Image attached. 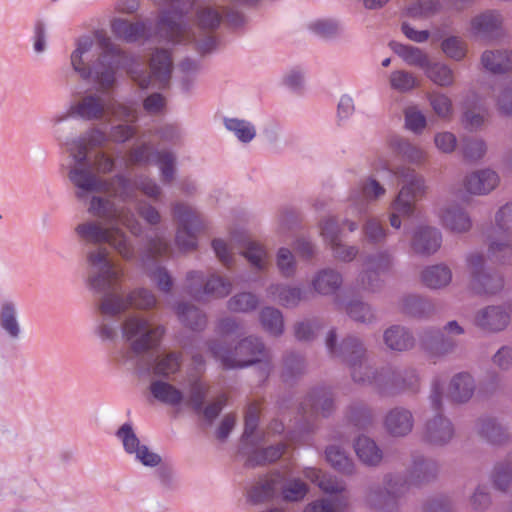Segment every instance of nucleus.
Here are the masks:
<instances>
[{"label": "nucleus", "instance_id": "57", "mask_svg": "<svg viewBox=\"0 0 512 512\" xmlns=\"http://www.w3.org/2000/svg\"><path fill=\"white\" fill-rule=\"evenodd\" d=\"M442 50L448 57L457 61L463 59L467 51L465 43L456 36L445 39L442 42Z\"/></svg>", "mask_w": 512, "mask_h": 512}, {"label": "nucleus", "instance_id": "35", "mask_svg": "<svg viewBox=\"0 0 512 512\" xmlns=\"http://www.w3.org/2000/svg\"><path fill=\"white\" fill-rule=\"evenodd\" d=\"M392 49L397 53L408 65L419 67L423 70L430 63L429 58L421 49L404 45L400 43H393Z\"/></svg>", "mask_w": 512, "mask_h": 512}, {"label": "nucleus", "instance_id": "62", "mask_svg": "<svg viewBox=\"0 0 512 512\" xmlns=\"http://www.w3.org/2000/svg\"><path fill=\"white\" fill-rule=\"evenodd\" d=\"M164 182H170L174 175L175 157L169 152H159L155 155Z\"/></svg>", "mask_w": 512, "mask_h": 512}, {"label": "nucleus", "instance_id": "44", "mask_svg": "<svg viewBox=\"0 0 512 512\" xmlns=\"http://www.w3.org/2000/svg\"><path fill=\"white\" fill-rule=\"evenodd\" d=\"M262 327L271 335H280L283 332V317L279 310L266 307L260 313Z\"/></svg>", "mask_w": 512, "mask_h": 512}, {"label": "nucleus", "instance_id": "38", "mask_svg": "<svg viewBox=\"0 0 512 512\" xmlns=\"http://www.w3.org/2000/svg\"><path fill=\"white\" fill-rule=\"evenodd\" d=\"M386 345L397 351H403L413 346L412 336L402 327L393 326L384 333Z\"/></svg>", "mask_w": 512, "mask_h": 512}, {"label": "nucleus", "instance_id": "3", "mask_svg": "<svg viewBox=\"0 0 512 512\" xmlns=\"http://www.w3.org/2000/svg\"><path fill=\"white\" fill-rule=\"evenodd\" d=\"M106 141L107 136L103 131L92 129L85 136L68 144L70 155L75 161V167L69 171V179L79 189L76 194L78 198H83L87 192L112 193L122 200L132 196V187L125 176L101 179L86 167L88 150L100 147Z\"/></svg>", "mask_w": 512, "mask_h": 512}, {"label": "nucleus", "instance_id": "11", "mask_svg": "<svg viewBox=\"0 0 512 512\" xmlns=\"http://www.w3.org/2000/svg\"><path fill=\"white\" fill-rule=\"evenodd\" d=\"M77 234L87 242L94 244H110L125 260L134 257V250L127 242L125 234L119 228H103L95 222L80 224L76 227Z\"/></svg>", "mask_w": 512, "mask_h": 512}, {"label": "nucleus", "instance_id": "18", "mask_svg": "<svg viewBox=\"0 0 512 512\" xmlns=\"http://www.w3.org/2000/svg\"><path fill=\"white\" fill-rule=\"evenodd\" d=\"M499 184L498 174L491 169H481L469 174L464 180L467 192L476 195L488 194Z\"/></svg>", "mask_w": 512, "mask_h": 512}, {"label": "nucleus", "instance_id": "4", "mask_svg": "<svg viewBox=\"0 0 512 512\" xmlns=\"http://www.w3.org/2000/svg\"><path fill=\"white\" fill-rule=\"evenodd\" d=\"M119 62V51L103 32H96L94 37L79 38L76 49L71 54L74 71L83 79H89L94 74L95 81L102 90L113 86Z\"/></svg>", "mask_w": 512, "mask_h": 512}, {"label": "nucleus", "instance_id": "33", "mask_svg": "<svg viewBox=\"0 0 512 512\" xmlns=\"http://www.w3.org/2000/svg\"><path fill=\"white\" fill-rule=\"evenodd\" d=\"M422 282L429 288L438 289L448 285L452 279L450 269L445 265L426 268L421 275Z\"/></svg>", "mask_w": 512, "mask_h": 512}, {"label": "nucleus", "instance_id": "50", "mask_svg": "<svg viewBox=\"0 0 512 512\" xmlns=\"http://www.w3.org/2000/svg\"><path fill=\"white\" fill-rule=\"evenodd\" d=\"M285 445L278 444L276 446H270L264 450L256 451L249 459L250 465H264L266 463H272L278 460L284 453Z\"/></svg>", "mask_w": 512, "mask_h": 512}, {"label": "nucleus", "instance_id": "25", "mask_svg": "<svg viewBox=\"0 0 512 512\" xmlns=\"http://www.w3.org/2000/svg\"><path fill=\"white\" fill-rule=\"evenodd\" d=\"M113 34L127 42H135L145 37L146 26L142 22H129L124 19H114L111 24Z\"/></svg>", "mask_w": 512, "mask_h": 512}, {"label": "nucleus", "instance_id": "61", "mask_svg": "<svg viewBox=\"0 0 512 512\" xmlns=\"http://www.w3.org/2000/svg\"><path fill=\"white\" fill-rule=\"evenodd\" d=\"M117 436L121 439L126 452L130 454L136 453L138 448L142 447L129 424L122 425L117 432Z\"/></svg>", "mask_w": 512, "mask_h": 512}, {"label": "nucleus", "instance_id": "51", "mask_svg": "<svg viewBox=\"0 0 512 512\" xmlns=\"http://www.w3.org/2000/svg\"><path fill=\"white\" fill-rule=\"evenodd\" d=\"M269 293L278 297L279 302L286 307L295 306L301 300V290L291 287L271 286Z\"/></svg>", "mask_w": 512, "mask_h": 512}, {"label": "nucleus", "instance_id": "37", "mask_svg": "<svg viewBox=\"0 0 512 512\" xmlns=\"http://www.w3.org/2000/svg\"><path fill=\"white\" fill-rule=\"evenodd\" d=\"M477 431L481 438L492 444H502L507 439L505 429L492 418L481 419Z\"/></svg>", "mask_w": 512, "mask_h": 512}, {"label": "nucleus", "instance_id": "29", "mask_svg": "<svg viewBox=\"0 0 512 512\" xmlns=\"http://www.w3.org/2000/svg\"><path fill=\"white\" fill-rule=\"evenodd\" d=\"M181 365L182 353L169 352L156 357L152 366V372L156 376L169 378L180 370Z\"/></svg>", "mask_w": 512, "mask_h": 512}, {"label": "nucleus", "instance_id": "39", "mask_svg": "<svg viewBox=\"0 0 512 512\" xmlns=\"http://www.w3.org/2000/svg\"><path fill=\"white\" fill-rule=\"evenodd\" d=\"M177 315L180 321L192 330H202L206 325V316L196 307L179 304Z\"/></svg>", "mask_w": 512, "mask_h": 512}, {"label": "nucleus", "instance_id": "8", "mask_svg": "<svg viewBox=\"0 0 512 512\" xmlns=\"http://www.w3.org/2000/svg\"><path fill=\"white\" fill-rule=\"evenodd\" d=\"M405 185L401 188L397 198L393 202V210L390 217L392 227L398 229L401 226L399 216H409L414 210L415 201L425 192L424 180L409 168H402L395 172Z\"/></svg>", "mask_w": 512, "mask_h": 512}, {"label": "nucleus", "instance_id": "60", "mask_svg": "<svg viewBox=\"0 0 512 512\" xmlns=\"http://www.w3.org/2000/svg\"><path fill=\"white\" fill-rule=\"evenodd\" d=\"M199 27L203 30H213L221 22V14L212 8H202L197 12Z\"/></svg>", "mask_w": 512, "mask_h": 512}, {"label": "nucleus", "instance_id": "56", "mask_svg": "<svg viewBox=\"0 0 512 512\" xmlns=\"http://www.w3.org/2000/svg\"><path fill=\"white\" fill-rule=\"evenodd\" d=\"M243 255L255 268L263 269L267 264V253L264 248L256 242H249Z\"/></svg>", "mask_w": 512, "mask_h": 512}, {"label": "nucleus", "instance_id": "24", "mask_svg": "<svg viewBox=\"0 0 512 512\" xmlns=\"http://www.w3.org/2000/svg\"><path fill=\"white\" fill-rule=\"evenodd\" d=\"M509 315L501 307H488L482 310L476 318V323L482 329L488 331H500L509 322Z\"/></svg>", "mask_w": 512, "mask_h": 512}, {"label": "nucleus", "instance_id": "54", "mask_svg": "<svg viewBox=\"0 0 512 512\" xmlns=\"http://www.w3.org/2000/svg\"><path fill=\"white\" fill-rule=\"evenodd\" d=\"M439 8L438 0H417L408 7L407 13L411 17H429L435 14Z\"/></svg>", "mask_w": 512, "mask_h": 512}, {"label": "nucleus", "instance_id": "59", "mask_svg": "<svg viewBox=\"0 0 512 512\" xmlns=\"http://www.w3.org/2000/svg\"><path fill=\"white\" fill-rule=\"evenodd\" d=\"M405 125L414 133H421L426 127V117L416 107L405 110Z\"/></svg>", "mask_w": 512, "mask_h": 512}, {"label": "nucleus", "instance_id": "32", "mask_svg": "<svg viewBox=\"0 0 512 512\" xmlns=\"http://www.w3.org/2000/svg\"><path fill=\"white\" fill-rule=\"evenodd\" d=\"M355 452L359 459L367 465H377L382 460V451L368 437H359L355 442Z\"/></svg>", "mask_w": 512, "mask_h": 512}, {"label": "nucleus", "instance_id": "22", "mask_svg": "<svg viewBox=\"0 0 512 512\" xmlns=\"http://www.w3.org/2000/svg\"><path fill=\"white\" fill-rule=\"evenodd\" d=\"M386 430L393 436H404L413 427V417L410 411L402 408H395L389 411L385 421Z\"/></svg>", "mask_w": 512, "mask_h": 512}, {"label": "nucleus", "instance_id": "19", "mask_svg": "<svg viewBox=\"0 0 512 512\" xmlns=\"http://www.w3.org/2000/svg\"><path fill=\"white\" fill-rule=\"evenodd\" d=\"M442 225L455 233H463L470 230L472 221L469 215L459 205H449L440 212Z\"/></svg>", "mask_w": 512, "mask_h": 512}, {"label": "nucleus", "instance_id": "63", "mask_svg": "<svg viewBox=\"0 0 512 512\" xmlns=\"http://www.w3.org/2000/svg\"><path fill=\"white\" fill-rule=\"evenodd\" d=\"M151 147L147 144L140 145L134 148L129 155L125 158L124 164L126 168L134 165L147 163L150 159Z\"/></svg>", "mask_w": 512, "mask_h": 512}, {"label": "nucleus", "instance_id": "26", "mask_svg": "<svg viewBox=\"0 0 512 512\" xmlns=\"http://www.w3.org/2000/svg\"><path fill=\"white\" fill-rule=\"evenodd\" d=\"M502 24L501 15L495 11L484 12L472 19L471 26L475 35L489 38Z\"/></svg>", "mask_w": 512, "mask_h": 512}, {"label": "nucleus", "instance_id": "5", "mask_svg": "<svg viewBox=\"0 0 512 512\" xmlns=\"http://www.w3.org/2000/svg\"><path fill=\"white\" fill-rule=\"evenodd\" d=\"M210 350L215 359L219 360L226 369L243 368L268 358L263 343L253 337L241 340L233 350L218 342L213 343Z\"/></svg>", "mask_w": 512, "mask_h": 512}, {"label": "nucleus", "instance_id": "43", "mask_svg": "<svg viewBox=\"0 0 512 512\" xmlns=\"http://www.w3.org/2000/svg\"><path fill=\"white\" fill-rule=\"evenodd\" d=\"M385 194V189L374 179H369L362 187L359 194L353 196L356 208L363 207L366 203L378 199Z\"/></svg>", "mask_w": 512, "mask_h": 512}, {"label": "nucleus", "instance_id": "7", "mask_svg": "<svg viewBox=\"0 0 512 512\" xmlns=\"http://www.w3.org/2000/svg\"><path fill=\"white\" fill-rule=\"evenodd\" d=\"M122 332L124 338L131 341L132 351L140 354L160 345L165 334V328L162 325L151 327L148 319L131 315L123 322Z\"/></svg>", "mask_w": 512, "mask_h": 512}, {"label": "nucleus", "instance_id": "48", "mask_svg": "<svg viewBox=\"0 0 512 512\" xmlns=\"http://www.w3.org/2000/svg\"><path fill=\"white\" fill-rule=\"evenodd\" d=\"M389 82L391 88L399 92H408L418 86V81L415 76L404 70L392 72Z\"/></svg>", "mask_w": 512, "mask_h": 512}, {"label": "nucleus", "instance_id": "41", "mask_svg": "<svg viewBox=\"0 0 512 512\" xmlns=\"http://www.w3.org/2000/svg\"><path fill=\"white\" fill-rule=\"evenodd\" d=\"M328 463L338 472L350 475L354 471V464L346 453L338 446H330L326 449Z\"/></svg>", "mask_w": 512, "mask_h": 512}, {"label": "nucleus", "instance_id": "20", "mask_svg": "<svg viewBox=\"0 0 512 512\" xmlns=\"http://www.w3.org/2000/svg\"><path fill=\"white\" fill-rule=\"evenodd\" d=\"M441 242V233L436 228L420 227L414 235L412 246L416 253L429 255L440 248Z\"/></svg>", "mask_w": 512, "mask_h": 512}, {"label": "nucleus", "instance_id": "49", "mask_svg": "<svg viewBox=\"0 0 512 512\" xmlns=\"http://www.w3.org/2000/svg\"><path fill=\"white\" fill-rule=\"evenodd\" d=\"M0 325L11 337L19 336L20 329L16 320V311L11 303L3 304L0 311Z\"/></svg>", "mask_w": 512, "mask_h": 512}, {"label": "nucleus", "instance_id": "9", "mask_svg": "<svg viewBox=\"0 0 512 512\" xmlns=\"http://www.w3.org/2000/svg\"><path fill=\"white\" fill-rule=\"evenodd\" d=\"M433 470V465L431 463L424 460L415 461L409 481L400 483V479L398 478H389L386 481L384 491L373 490L370 492L369 501L375 506H388L390 503L394 502L396 497L405 491L406 486H418L429 481L434 477Z\"/></svg>", "mask_w": 512, "mask_h": 512}, {"label": "nucleus", "instance_id": "2", "mask_svg": "<svg viewBox=\"0 0 512 512\" xmlns=\"http://www.w3.org/2000/svg\"><path fill=\"white\" fill-rule=\"evenodd\" d=\"M335 340L336 334L332 330L326 338V346L333 356L340 357L348 365L355 382L375 384L384 393L391 394L402 391L414 392L418 389L419 378L414 370L392 375L373 372L366 363L365 349L356 338L343 340L339 350L335 347Z\"/></svg>", "mask_w": 512, "mask_h": 512}, {"label": "nucleus", "instance_id": "23", "mask_svg": "<svg viewBox=\"0 0 512 512\" xmlns=\"http://www.w3.org/2000/svg\"><path fill=\"white\" fill-rule=\"evenodd\" d=\"M475 390V383L472 376L468 373L456 374L449 385L448 397L457 403L468 401Z\"/></svg>", "mask_w": 512, "mask_h": 512}, {"label": "nucleus", "instance_id": "14", "mask_svg": "<svg viewBox=\"0 0 512 512\" xmlns=\"http://www.w3.org/2000/svg\"><path fill=\"white\" fill-rule=\"evenodd\" d=\"M89 212L94 216L122 224L134 235H139L141 232L140 225L134 216L132 214L130 215L123 209L120 210L116 208L109 200H105L100 197H93L90 203Z\"/></svg>", "mask_w": 512, "mask_h": 512}, {"label": "nucleus", "instance_id": "12", "mask_svg": "<svg viewBox=\"0 0 512 512\" xmlns=\"http://www.w3.org/2000/svg\"><path fill=\"white\" fill-rule=\"evenodd\" d=\"M173 213L179 223L176 234L177 246L183 251L193 250L197 243L195 233L202 229L199 215L184 204H177Z\"/></svg>", "mask_w": 512, "mask_h": 512}, {"label": "nucleus", "instance_id": "34", "mask_svg": "<svg viewBox=\"0 0 512 512\" xmlns=\"http://www.w3.org/2000/svg\"><path fill=\"white\" fill-rule=\"evenodd\" d=\"M304 476L312 482L317 483L318 487L325 493L333 494L344 490V484L341 481L322 473L321 470L316 468H306Z\"/></svg>", "mask_w": 512, "mask_h": 512}, {"label": "nucleus", "instance_id": "27", "mask_svg": "<svg viewBox=\"0 0 512 512\" xmlns=\"http://www.w3.org/2000/svg\"><path fill=\"white\" fill-rule=\"evenodd\" d=\"M149 389L152 396L161 403L177 406L183 401L182 391L168 382L162 380L153 381Z\"/></svg>", "mask_w": 512, "mask_h": 512}, {"label": "nucleus", "instance_id": "10", "mask_svg": "<svg viewBox=\"0 0 512 512\" xmlns=\"http://www.w3.org/2000/svg\"><path fill=\"white\" fill-rule=\"evenodd\" d=\"M70 113L92 120L99 119L104 114L112 115L119 120L134 122L137 119L136 109L129 105L108 103L104 105L97 96H86L79 103L70 107Z\"/></svg>", "mask_w": 512, "mask_h": 512}, {"label": "nucleus", "instance_id": "30", "mask_svg": "<svg viewBox=\"0 0 512 512\" xmlns=\"http://www.w3.org/2000/svg\"><path fill=\"white\" fill-rule=\"evenodd\" d=\"M481 62L484 68L492 73H504L512 69V52L485 51Z\"/></svg>", "mask_w": 512, "mask_h": 512}, {"label": "nucleus", "instance_id": "13", "mask_svg": "<svg viewBox=\"0 0 512 512\" xmlns=\"http://www.w3.org/2000/svg\"><path fill=\"white\" fill-rule=\"evenodd\" d=\"M150 74L142 76L137 72L130 71L131 77L136 81L140 88L145 89L150 86L164 88L169 83L172 71V59L167 50H157L150 60Z\"/></svg>", "mask_w": 512, "mask_h": 512}, {"label": "nucleus", "instance_id": "46", "mask_svg": "<svg viewBox=\"0 0 512 512\" xmlns=\"http://www.w3.org/2000/svg\"><path fill=\"white\" fill-rule=\"evenodd\" d=\"M422 345L433 354H443L448 352L453 344L446 341L439 331H428L421 337Z\"/></svg>", "mask_w": 512, "mask_h": 512}, {"label": "nucleus", "instance_id": "45", "mask_svg": "<svg viewBox=\"0 0 512 512\" xmlns=\"http://www.w3.org/2000/svg\"><path fill=\"white\" fill-rule=\"evenodd\" d=\"M310 410L316 414L327 416L333 408V401L325 390L314 391L305 400Z\"/></svg>", "mask_w": 512, "mask_h": 512}, {"label": "nucleus", "instance_id": "42", "mask_svg": "<svg viewBox=\"0 0 512 512\" xmlns=\"http://www.w3.org/2000/svg\"><path fill=\"white\" fill-rule=\"evenodd\" d=\"M393 149L412 163H422L426 159V153L421 148L410 144L409 142L396 138L391 141Z\"/></svg>", "mask_w": 512, "mask_h": 512}, {"label": "nucleus", "instance_id": "1", "mask_svg": "<svg viewBox=\"0 0 512 512\" xmlns=\"http://www.w3.org/2000/svg\"><path fill=\"white\" fill-rule=\"evenodd\" d=\"M87 260L91 266L89 286L97 292L104 293L99 306L103 315L116 316L129 308L148 310L156 306L155 295L145 288L134 289L123 297L122 281L125 270L109 259L106 248L99 247L89 252Z\"/></svg>", "mask_w": 512, "mask_h": 512}, {"label": "nucleus", "instance_id": "55", "mask_svg": "<svg viewBox=\"0 0 512 512\" xmlns=\"http://www.w3.org/2000/svg\"><path fill=\"white\" fill-rule=\"evenodd\" d=\"M260 411H261L260 402L255 401V402H252L248 406L246 414H245V429H244V433L242 436V440L244 442H248L250 437L255 432L257 425H258Z\"/></svg>", "mask_w": 512, "mask_h": 512}, {"label": "nucleus", "instance_id": "15", "mask_svg": "<svg viewBox=\"0 0 512 512\" xmlns=\"http://www.w3.org/2000/svg\"><path fill=\"white\" fill-rule=\"evenodd\" d=\"M472 275V289L478 294H495L503 287V279L498 275L484 273V258L480 254H471L467 259Z\"/></svg>", "mask_w": 512, "mask_h": 512}, {"label": "nucleus", "instance_id": "53", "mask_svg": "<svg viewBox=\"0 0 512 512\" xmlns=\"http://www.w3.org/2000/svg\"><path fill=\"white\" fill-rule=\"evenodd\" d=\"M258 305L257 297L252 293H239L228 301V308L233 312H249Z\"/></svg>", "mask_w": 512, "mask_h": 512}, {"label": "nucleus", "instance_id": "28", "mask_svg": "<svg viewBox=\"0 0 512 512\" xmlns=\"http://www.w3.org/2000/svg\"><path fill=\"white\" fill-rule=\"evenodd\" d=\"M391 265L390 256L386 253H381L376 257L369 258L367 261V270L363 275L362 280L367 278L368 283L365 289L375 291L378 285V276L380 273L385 272Z\"/></svg>", "mask_w": 512, "mask_h": 512}, {"label": "nucleus", "instance_id": "58", "mask_svg": "<svg viewBox=\"0 0 512 512\" xmlns=\"http://www.w3.org/2000/svg\"><path fill=\"white\" fill-rule=\"evenodd\" d=\"M308 492L307 485L300 480L289 482L282 490V496L285 501L296 502L302 500Z\"/></svg>", "mask_w": 512, "mask_h": 512}, {"label": "nucleus", "instance_id": "16", "mask_svg": "<svg viewBox=\"0 0 512 512\" xmlns=\"http://www.w3.org/2000/svg\"><path fill=\"white\" fill-rule=\"evenodd\" d=\"M189 293L195 298H200L201 294L211 295L216 298L227 296L231 291V283L222 277L212 276L204 285L203 291L201 287L203 284V277L201 273L190 272L187 275Z\"/></svg>", "mask_w": 512, "mask_h": 512}, {"label": "nucleus", "instance_id": "31", "mask_svg": "<svg viewBox=\"0 0 512 512\" xmlns=\"http://www.w3.org/2000/svg\"><path fill=\"white\" fill-rule=\"evenodd\" d=\"M342 284L341 275L331 269L320 271L312 281L315 291L322 295L334 293Z\"/></svg>", "mask_w": 512, "mask_h": 512}, {"label": "nucleus", "instance_id": "36", "mask_svg": "<svg viewBox=\"0 0 512 512\" xmlns=\"http://www.w3.org/2000/svg\"><path fill=\"white\" fill-rule=\"evenodd\" d=\"M426 77L435 85L440 87H450L455 82L453 70L444 63H429L425 68Z\"/></svg>", "mask_w": 512, "mask_h": 512}, {"label": "nucleus", "instance_id": "40", "mask_svg": "<svg viewBox=\"0 0 512 512\" xmlns=\"http://www.w3.org/2000/svg\"><path fill=\"white\" fill-rule=\"evenodd\" d=\"M278 476H270L257 483L248 494L252 503H261L273 498L277 489Z\"/></svg>", "mask_w": 512, "mask_h": 512}, {"label": "nucleus", "instance_id": "52", "mask_svg": "<svg viewBox=\"0 0 512 512\" xmlns=\"http://www.w3.org/2000/svg\"><path fill=\"white\" fill-rule=\"evenodd\" d=\"M225 126L229 131H232L242 142H249L255 136L254 127L247 121L239 119H227L225 120Z\"/></svg>", "mask_w": 512, "mask_h": 512}, {"label": "nucleus", "instance_id": "47", "mask_svg": "<svg viewBox=\"0 0 512 512\" xmlns=\"http://www.w3.org/2000/svg\"><path fill=\"white\" fill-rule=\"evenodd\" d=\"M429 103L435 114L442 119H450L453 113L451 99L444 93L431 92L428 95Z\"/></svg>", "mask_w": 512, "mask_h": 512}, {"label": "nucleus", "instance_id": "21", "mask_svg": "<svg viewBox=\"0 0 512 512\" xmlns=\"http://www.w3.org/2000/svg\"><path fill=\"white\" fill-rule=\"evenodd\" d=\"M454 435L452 423L437 415L435 418L428 421L425 430V439L433 445L446 444Z\"/></svg>", "mask_w": 512, "mask_h": 512}, {"label": "nucleus", "instance_id": "64", "mask_svg": "<svg viewBox=\"0 0 512 512\" xmlns=\"http://www.w3.org/2000/svg\"><path fill=\"white\" fill-rule=\"evenodd\" d=\"M346 503H333L329 500H316L308 504L304 512H342Z\"/></svg>", "mask_w": 512, "mask_h": 512}, {"label": "nucleus", "instance_id": "17", "mask_svg": "<svg viewBox=\"0 0 512 512\" xmlns=\"http://www.w3.org/2000/svg\"><path fill=\"white\" fill-rule=\"evenodd\" d=\"M321 234L331 245L334 256L337 259L342 261H351L355 258L357 249L354 246L344 247L341 244L339 227L335 219L329 218L324 221L321 227Z\"/></svg>", "mask_w": 512, "mask_h": 512}, {"label": "nucleus", "instance_id": "6", "mask_svg": "<svg viewBox=\"0 0 512 512\" xmlns=\"http://www.w3.org/2000/svg\"><path fill=\"white\" fill-rule=\"evenodd\" d=\"M488 258L500 264L512 260V204L496 213L495 226L488 234Z\"/></svg>", "mask_w": 512, "mask_h": 512}]
</instances>
